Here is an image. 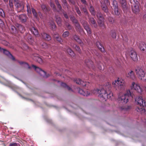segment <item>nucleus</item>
<instances>
[{
	"mask_svg": "<svg viewBox=\"0 0 146 146\" xmlns=\"http://www.w3.org/2000/svg\"><path fill=\"white\" fill-rule=\"evenodd\" d=\"M76 27V30L79 31H81L82 30L81 29L79 24L78 22L76 24H75Z\"/></svg>",
	"mask_w": 146,
	"mask_h": 146,
	"instance_id": "obj_38",
	"label": "nucleus"
},
{
	"mask_svg": "<svg viewBox=\"0 0 146 146\" xmlns=\"http://www.w3.org/2000/svg\"><path fill=\"white\" fill-rule=\"evenodd\" d=\"M113 5L115 14L117 15H119L120 14V12L118 9L117 2L116 1H113Z\"/></svg>",
	"mask_w": 146,
	"mask_h": 146,
	"instance_id": "obj_11",
	"label": "nucleus"
},
{
	"mask_svg": "<svg viewBox=\"0 0 146 146\" xmlns=\"http://www.w3.org/2000/svg\"><path fill=\"white\" fill-rule=\"evenodd\" d=\"M64 17L66 19H68V16L66 14H65V13H64Z\"/></svg>",
	"mask_w": 146,
	"mask_h": 146,
	"instance_id": "obj_63",
	"label": "nucleus"
},
{
	"mask_svg": "<svg viewBox=\"0 0 146 146\" xmlns=\"http://www.w3.org/2000/svg\"><path fill=\"white\" fill-rule=\"evenodd\" d=\"M104 3L105 5L102 4L101 5V7L103 10L105 12L107 13L108 12V10L107 8L106 5H108L109 3L108 1V0H104Z\"/></svg>",
	"mask_w": 146,
	"mask_h": 146,
	"instance_id": "obj_14",
	"label": "nucleus"
},
{
	"mask_svg": "<svg viewBox=\"0 0 146 146\" xmlns=\"http://www.w3.org/2000/svg\"><path fill=\"white\" fill-rule=\"evenodd\" d=\"M133 12L136 14H138L139 11V6L138 4L134 5L132 7Z\"/></svg>",
	"mask_w": 146,
	"mask_h": 146,
	"instance_id": "obj_17",
	"label": "nucleus"
},
{
	"mask_svg": "<svg viewBox=\"0 0 146 146\" xmlns=\"http://www.w3.org/2000/svg\"><path fill=\"white\" fill-rule=\"evenodd\" d=\"M41 46L44 48H46L48 47V45L45 42H43L41 44Z\"/></svg>",
	"mask_w": 146,
	"mask_h": 146,
	"instance_id": "obj_47",
	"label": "nucleus"
},
{
	"mask_svg": "<svg viewBox=\"0 0 146 146\" xmlns=\"http://www.w3.org/2000/svg\"><path fill=\"white\" fill-rule=\"evenodd\" d=\"M74 48L78 52L80 53V52L81 50L78 46L77 45H75L74 47Z\"/></svg>",
	"mask_w": 146,
	"mask_h": 146,
	"instance_id": "obj_53",
	"label": "nucleus"
},
{
	"mask_svg": "<svg viewBox=\"0 0 146 146\" xmlns=\"http://www.w3.org/2000/svg\"><path fill=\"white\" fill-rule=\"evenodd\" d=\"M66 26L68 29L70 30L71 29V27L69 23H66Z\"/></svg>",
	"mask_w": 146,
	"mask_h": 146,
	"instance_id": "obj_54",
	"label": "nucleus"
},
{
	"mask_svg": "<svg viewBox=\"0 0 146 146\" xmlns=\"http://www.w3.org/2000/svg\"><path fill=\"white\" fill-rule=\"evenodd\" d=\"M0 50L2 51V50L3 51V53L6 55L8 56H9L11 53L10 52L7 51V50L3 48H1V47H0Z\"/></svg>",
	"mask_w": 146,
	"mask_h": 146,
	"instance_id": "obj_33",
	"label": "nucleus"
},
{
	"mask_svg": "<svg viewBox=\"0 0 146 146\" xmlns=\"http://www.w3.org/2000/svg\"><path fill=\"white\" fill-rule=\"evenodd\" d=\"M56 21L58 25L59 26L61 25V20L60 17H58L56 18Z\"/></svg>",
	"mask_w": 146,
	"mask_h": 146,
	"instance_id": "obj_43",
	"label": "nucleus"
},
{
	"mask_svg": "<svg viewBox=\"0 0 146 146\" xmlns=\"http://www.w3.org/2000/svg\"><path fill=\"white\" fill-rule=\"evenodd\" d=\"M82 24L84 28L86 31L89 34H91V31L90 29L89 28L87 23L86 21H84Z\"/></svg>",
	"mask_w": 146,
	"mask_h": 146,
	"instance_id": "obj_16",
	"label": "nucleus"
},
{
	"mask_svg": "<svg viewBox=\"0 0 146 146\" xmlns=\"http://www.w3.org/2000/svg\"><path fill=\"white\" fill-rule=\"evenodd\" d=\"M97 46L99 48V49L101 51L104 52V47L102 46V44H101L100 42L99 41H97L96 43Z\"/></svg>",
	"mask_w": 146,
	"mask_h": 146,
	"instance_id": "obj_28",
	"label": "nucleus"
},
{
	"mask_svg": "<svg viewBox=\"0 0 146 146\" xmlns=\"http://www.w3.org/2000/svg\"><path fill=\"white\" fill-rule=\"evenodd\" d=\"M129 55L133 60L136 62L138 60V57L136 52L134 50H131L130 51Z\"/></svg>",
	"mask_w": 146,
	"mask_h": 146,
	"instance_id": "obj_10",
	"label": "nucleus"
},
{
	"mask_svg": "<svg viewBox=\"0 0 146 146\" xmlns=\"http://www.w3.org/2000/svg\"><path fill=\"white\" fill-rule=\"evenodd\" d=\"M113 87L117 90H122L124 89L126 87L125 81L122 80H117L112 83Z\"/></svg>",
	"mask_w": 146,
	"mask_h": 146,
	"instance_id": "obj_5",
	"label": "nucleus"
},
{
	"mask_svg": "<svg viewBox=\"0 0 146 146\" xmlns=\"http://www.w3.org/2000/svg\"><path fill=\"white\" fill-rule=\"evenodd\" d=\"M9 57L11 58L12 59V60H15V58L11 54H10V55L9 56Z\"/></svg>",
	"mask_w": 146,
	"mask_h": 146,
	"instance_id": "obj_61",
	"label": "nucleus"
},
{
	"mask_svg": "<svg viewBox=\"0 0 146 146\" xmlns=\"http://www.w3.org/2000/svg\"><path fill=\"white\" fill-rule=\"evenodd\" d=\"M31 32L36 36L38 37L39 36V33L37 29L34 27H32L30 29Z\"/></svg>",
	"mask_w": 146,
	"mask_h": 146,
	"instance_id": "obj_21",
	"label": "nucleus"
},
{
	"mask_svg": "<svg viewBox=\"0 0 146 146\" xmlns=\"http://www.w3.org/2000/svg\"><path fill=\"white\" fill-rule=\"evenodd\" d=\"M89 10L92 14L94 15H95V12L94 11V8L92 6L90 7L89 9Z\"/></svg>",
	"mask_w": 146,
	"mask_h": 146,
	"instance_id": "obj_41",
	"label": "nucleus"
},
{
	"mask_svg": "<svg viewBox=\"0 0 146 146\" xmlns=\"http://www.w3.org/2000/svg\"><path fill=\"white\" fill-rule=\"evenodd\" d=\"M32 66L34 68L35 70L37 73H38L41 76H42L43 77L47 78L49 76L48 74L47 75L45 72L39 67H36L33 65H32Z\"/></svg>",
	"mask_w": 146,
	"mask_h": 146,
	"instance_id": "obj_7",
	"label": "nucleus"
},
{
	"mask_svg": "<svg viewBox=\"0 0 146 146\" xmlns=\"http://www.w3.org/2000/svg\"><path fill=\"white\" fill-rule=\"evenodd\" d=\"M127 77L132 80H135L136 77L134 73L132 70H130L126 74Z\"/></svg>",
	"mask_w": 146,
	"mask_h": 146,
	"instance_id": "obj_13",
	"label": "nucleus"
},
{
	"mask_svg": "<svg viewBox=\"0 0 146 146\" xmlns=\"http://www.w3.org/2000/svg\"><path fill=\"white\" fill-rule=\"evenodd\" d=\"M0 16L3 17L5 16V14L3 11L1 9H0Z\"/></svg>",
	"mask_w": 146,
	"mask_h": 146,
	"instance_id": "obj_46",
	"label": "nucleus"
},
{
	"mask_svg": "<svg viewBox=\"0 0 146 146\" xmlns=\"http://www.w3.org/2000/svg\"><path fill=\"white\" fill-rule=\"evenodd\" d=\"M108 19L109 21L111 23H113L114 22L113 19L112 18L110 17Z\"/></svg>",
	"mask_w": 146,
	"mask_h": 146,
	"instance_id": "obj_56",
	"label": "nucleus"
},
{
	"mask_svg": "<svg viewBox=\"0 0 146 146\" xmlns=\"http://www.w3.org/2000/svg\"><path fill=\"white\" fill-rule=\"evenodd\" d=\"M131 3H132L133 2L135 5L137 4L138 3V2L137 1V0H131Z\"/></svg>",
	"mask_w": 146,
	"mask_h": 146,
	"instance_id": "obj_58",
	"label": "nucleus"
},
{
	"mask_svg": "<svg viewBox=\"0 0 146 146\" xmlns=\"http://www.w3.org/2000/svg\"><path fill=\"white\" fill-rule=\"evenodd\" d=\"M2 42L3 44L4 45H6V46L8 45V43L5 40L3 41Z\"/></svg>",
	"mask_w": 146,
	"mask_h": 146,
	"instance_id": "obj_57",
	"label": "nucleus"
},
{
	"mask_svg": "<svg viewBox=\"0 0 146 146\" xmlns=\"http://www.w3.org/2000/svg\"><path fill=\"white\" fill-rule=\"evenodd\" d=\"M139 48L143 51L146 52V44L144 42H141L139 44Z\"/></svg>",
	"mask_w": 146,
	"mask_h": 146,
	"instance_id": "obj_20",
	"label": "nucleus"
},
{
	"mask_svg": "<svg viewBox=\"0 0 146 146\" xmlns=\"http://www.w3.org/2000/svg\"><path fill=\"white\" fill-rule=\"evenodd\" d=\"M97 16L99 20H100V19H101L102 20L103 18H104L102 17V15L100 13H97Z\"/></svg>",
	"mask_w": 146,
	"mask_h": 146,
	"instance_id": "obj_51",
	"label": "nucleus"
},
{
	"mask_svg": "<svg viewBox=\"0 0 146 146\" xmlns=\"http://www.w3.org/2000/svg\"><path fill=\"white\" fill-rule=\"evenodd\" d=\"M4 25V23L2 20L0 19V27H2Z\"/></svg>",
	"mask_w": 146,
	"mask_h": 146,
	"instance_id": "obj_59",
	"label": "nucleus"
},
{
	"mask_svg": "<svg viewBox=\"0 0 146 146\" xmlns=\"http://www.w3.org/2000/svg\"><path fill=\"white\" fill-rule=\"evenodd\" d=\"M54 37L57 41L59 42L60 43L62 44L61 42H62V41L61 38L59 35L57 34H55L54 36Z\"/></svg>",
	"mask_w": 146,
	"mask_h": 146,
	"instance_id": "obj_29",
	"label": "nucleus"
},
{
	"mask_svg": "<svg viewBox=\"0 0 146 146\" xmlns=\"http://www.w3.org/2000/svg\"><path fill=\"white\" fill-rule=\"evenodd\" d=\"M133 94L131 93L129 90H127L125 94H121L118 96L117 101L118 103L122 104L127 103L128 102L129 98L131 97L133 98Z\"/></svg>",
	"mask_w": 146,
	"mask_h": 146,
	"instance_id": "obj_3",
	"label": "nucleus"
},
{
	"mask_svg": "<svg viewBox=\"0 0 146 146\" xmlns=\"http://www.w3.org/2000/svg\"><path fill=\"white\" fill-rule=\"evenodd\" d=\"M136 110L141 113L146 114V108L145 109L143 108L137 107L136 108Z\"/></svg>",
	"mask_w": 146,
	"mask_h": 146,
	"instance_id": "obj_24",
	"label": "nucleus"
},
{
	"mask_svg": "<svg viewBox=\"0 0 146 146\" xmlns=\"http://www.w3.org/2000/svg\"><path fill=\"white\" fill-rule=\"evenodd\" d=\"M9 146H17V144L16 143H14L11 144Z\"/></svg>",
	"mask_w": 146,
	"mask_h": 146,
	"instance_id": "obj_60",
	"label": "nucleus"
},
{
	"mask_svg": "<svg viewBox=\"0 0 146 146\" xmlns=\"http://www.w3.org/2000/svg\"><path fill=\"white\" fill-rule=\"evenodd\" d=\"M55 3L57 6L58 8L59 9V11H60L62 10V7L60 4L59 3L58 0H55Z\"/></svg>",
	"mask_w": 146,
	"mask_h": 146,
	"instance_id": "obj_35",
	"label": "nucleus"
},
{
	"mask_svg": "<svg viewBox=\"0 0 146 146\" xmlns=\"http://www.w3.org/2000/svg\"><path fill=\"white\" fill-rule=\"evenodd\" d=\"M104 19L103 18L102 20L101 19H99L98 21V23L100 26L101 27H104Z\"/></svg>",
	"mask_w": 146,
	"mask_h": 146,
	"instance_id": "obj_32",
	"label": "nucleus"
},
{
	"mask_svg": "<svg viewBox=\"0 0 146 146\" xmlns=\"http://www.w3.org/2000/svg\"><path fill=\"white\" fill-rule=\"evenodd\" d=\"M110 35L113 38H116V35L115 31H112L110 33Z\"/></svg>",
	"mask_w": 146,
	"mask_h": 146,
	"instance_id": "obj_40",
	"label": "nucleus"
},
{
	"mask_svg": "<svg viewBox=\"0 0 146 146\" xmlns=\"http://www.w3.org/2000/svg\"><path fill=\"white\" fill-rule=\"evenodd\" d=\"M73 38L75 40L80 44L81 46L82 45L83 43L82 42L78 36L76 35H74L73 36Z\"/></svg>",
	"mask_w": 146,
	"mask_h": 146,
	"instance_id": "obj_26",
	"label": "nucleus"
},
{
	"mask_svg": "<svg viewBox=\"0 0 146 146\" xmlns=\"http://www.w3.org/2000/svg\"><path fill=\"white\" fill-rule=\"evenodd\" d=\"M71 20L72 21V22L74 23H75V24L78 23V21L74 17H71Z\"/></svg>",
	"mask_w": 146,
	"mask_h": 146,
	"instance_id": "obj_52",
	"label": "nucleus"
},
{
	"mask_svg": "<svg viewBox=\"0 0 146 146\" xmlns=\"http://www.w3.org/2000/svg\"><path fill=\"white\" fill-rule=\"evenodd\" d=\"M69 35V32L68 31H66L64 32L62 35V36L64 38H66Z\"/></svg>",
	"mask_w": 146,
	"mask_h": 146,
	"instance_id": "obj_39",
	"label": "nucleus"
},
{
	"mask_svg": "<svg viewBox=\"0 0 146 146\" xmlns=\"http://www.w3.org/2000/svg\"><path fill=\"white\" fill-rule=\"evenodd\" d=\"M98 69L100 70H103L104 69V67L102 64L100 63L98 66Z\"/></svg>",
	"mask_w": 146,
	"mask_h": 146,
	"instance_id": "obj_48",
	"label": "nucleus"
},
{
	"mask_svg": "<svg viewBox=\"0 0 146 146\" xmlns=\"http://www.w3.org/2000/svg\"><path fill=\"white\" fill-rule=\"evenodd\" d=\"M9 7H7L8 12L11 15L13 16L15 15L14 12V2L15 6L18 11H20L23 10L24 8V3L23 1H18V0H9Z\"/></svg>",
	"mask_w": 146,
	"mask_h": 146,
	"instance_id": "obj_2",
	"label": "nucleus"
},
{
	"mask_svg": "<svg viewBox=\"0 0 146 146\" xmlns=\"http://www.w3.org/2000/svg\"><path fill=\"white\" fill-rule=\"evenodd\" d=\"M143 19H144L145 20V21H146V14H145L144 16H143Z\"/></svg>",
	"mask_w": 146,
	"mask_h": 146,
	"instance_id": "obj_64",
	"label": "nucleus"
},
{
	"mask_svg": "<svg viewBox=\"0 0 146 146\" xmlns=\"http://www.w3.org/2000/svg\"><path fill=\"white\" fill-rule=\"evenodd\" d=\"M11 32L13 33L16 34L17 33V29H16L14 26H11Z\"/></svg>",
	"mask_w": 146,
	"mask_h": 146,
	"instance_id": "obj_34",
	"label": "nucleus"
},
{
	"mask_svg": "<svg viewBox=\"0 0 146 146\" xmlns=\"http://www.w3.org/2000/svg\"><path fill=\"white\" fill-rule=\"evenodd\" d=\"M62 1L63 3L64 7L67 6V2L66 0H62Z\"/></svg>",
	"mask_w": 146,
	"mask_h": 146,
	"instance_id": "obj_55",
	"label": "nucleus"
},
{
	"mask_svg": "<svg viewBox=\"0 0 146 146\" xmlns=\"http://www.w3.org/2000/svg\"><path fill=\"white\" fill-rule=\"evenodd\" d=\"M81 10L83 11L86 15H88V12L86 9L85 7H83L81 9Z\"/></svg>",
	"mask_w": 146,
	"mask_h": 146,
	"instance_id": "obj_50",
	"label": "nucleus"
},
{
	"mask_svg": "<svg viewBox=\"0 0 146 146\" xmlns=\"http://www.w3.org/2000/svg\"><path fill=\"white\" fill-rule=\"evenodd\" d=\"M89 22L91 24L93 25L95 27H97V25L95 20L93 18H91L89 19Z\"/></svg>",
	"mask_w": 146,
	"mask_h": 146,
	"instance_id": "obj_27",
	"label": "nucleus"
},
{
	"mask_svg": "<svg viewBox=\"0 0 146 146\" xmlns=\"http://www.w3.org/2000/svg\"><path fill=\"white\" fill-rule=\"evenodd\" d=\"M18 29L21 33H23L25 31V29L21 25H19L18 27Z\"/></svg>",
	"mask_w": 146,
	"mask_h": 146,
	"instance_id": "obj_36",
	"label": "nucleus"
},
{
	"mask_svg": "<svg viewBox=\"0 0 146 146\" xmlns=\"http://www.w3.org/2000/svg\"><path fill=\"white\" fill-rule=\"evenodd\" d=\"M136 103L140 106L144 107L146 106V102L143 100L142 97L141 96H138L135 98Z\"/></svg>",
	"mask_w": 146,
	"mask_h": 146,
	"instance_id": "obj_8",
	"label": "nucleus"
},
{
	"mask_svg": "<svg viewBox=\"0 0 146 146\" xmlns=\"http://www.w3.org/2000/svg\"><path fill=\"white\" fill-rule=\"evenodd\" d=\"M19 18L22 22H25L26 21L27 17L26 15L23 14L19 16Z\"/></svg>",
	"mask_w": 146,
	"mask_h": 146,
	"instance_id": "obj_22",
	"label": "nucleus"
},
{
	"mask_svg": "<svg viewBox=\"0 0 146 146\" xmlns=\"http://www.w3.org/2000/svg\"><path fill=\"white\" fill-rule=\"evenodd\" d=\"M130 88L131 90H134L137 93L142 94L143 90L139 84L136 83L134 82H132L130 86Z\"/></svg>",
	"mask_w": 146,
	"mask_h": 146,
	"instance_id": "obj_6",
	"label": "nucleus"
},
{
	"mask_svg": "<svg viewBox=\"0 0 146 146\" xmlns=\"http://www.w3.org/2000/svg\"><path fill=\"white\" fill-rule=\"evenodd\" d=\"M33 58L36 62L40 64H42L43 61L41 58L38 56L37 54H35L33 57Z\"/></svg>",
	"mask_w": 146,
	"mask_h": 146,
	"instance_id": "obj_15",
	"label": "nucleus"
},
{
	"mask_svg": "<svg viewBox=\"0 0 146 146\" xmlns=\"http://www.w3.org/2000/svg\"><path fill=\"white\" fill-rule=\"evenodd\" d=\"M42 9L44 11H47L49 10V9H47L46 5H42L41 6Z\"/></svg>",
	"mask_w": 146,
	"mask_h": 146,
	"instance_id": "obj_37",
	"label": "nucleus"
},
{
	"mask_svg": "<svg viewBox=\"0 0 146 146\" xmlns=\"http://www.w3.org/2000/svg\"><path fill=\"white\" fill-rule=\"evenodd\" d=\"M19 63L20 64H24V66L25 67H26V68L27 67L29 69H30L31 68V67L29 66V64L23 62H19Z\"/></svg>",
	"mask_w": 146,
	"mask_h": 146,
	"instance_id": "obj_42",
	"label": "nucleus"
},
{
	"mask_svg": "<svg viewBox=\"0 0 146 146\" xmlns=\"http://www.w3.org/2000/svg\"><path fill=\"white\" fill-rule=\"evenodd\" d=\"M61 85L63 87L66 88L67 89L69 90H71V88L68 86L65 83H62L61 84Z\"/></svg>",
	"mask_w": 146,
	"mask_h": 146,
	"instance_id": "obj_44",
	"label": "nucleus"
},
{
	"mask_svg": "<svg viewBox=\"0 0 146 146\" xmlns=\"http://www.w3.org/2000/svg\"><path fill=\"white\" fill-rule=\"evenodd\" d=\"M27 12L28 13H31V11L33 15L37 19H38V14L36 11L32 7H30V5L28 4L27 5Z\"/></svg>",
	"mask_w": 146,
	"mask_h": 146,
	"instance_id": "obj_9",
	"label": "nucleus"
},
{
	"mask_svg": "<svg viewBox=\"0 0 146 146\" xmlns=\"http://www.w3.org/2000/svg\"><path fill=\"white\" fill-rule=\"evenodd\" d=\"M85 65L89 68H93V62L89 60H86L85 61Z\"/></svg>",
	"mask_w": 146,
	"mask_h": 146,
	"instance_id": "obj_18",
	"label": "nucleus"
},
{
	"mask_svg": "<svg viewBox=\"0 0 146 146\" xmlns=\"http://www.w3.org/2000/svg\"><path fill=\"white\" fill-rule=\"evenodd\" d=\"M41 35L43 38L47 40H51L50 36L44 33H43L41 34Z\"/></svg>",
	"mask_w": 146,
	"mask_h": 146,
	"instance_id": "obj_23",
	"label": "nucleus"
},
{
	"mask_svg": "<svg viewBox=\"0 0 146 146\" xmlns=\"http://www.w3.org/2000/svg\"><path fill=\"white\" fill-rule=\"evenodd\" d=\"M67 51L69 54L71 56H74L75 55V54L74 52L69 48H68L67 50Z\"/></svg>",
	"mask_w": 146,
	"mask_h": 146,
	"instance_id": "obj_30",
	"label": "nucleus"
},
{
	"mask_svg": "<svg viewBox=\"0 0 146 146\" xmlns=\"http://www.w3.org/2000/svg\"><path fill=\"white\" fill-rule=\"evenodd\" d=\"M75 10L78 14L80 16H81L82 14L79 8L78 7H76Z\"/></svg>",
	"mask_w": 146,
	"mask_h": 146,
	"instance_id": "obj_45",
	"label": "nucleus"
},
{
	"mask_svg": "<svg viewBox=\"0 0 146 146\" xmlns=\"http://www.w3.org/2000/svg\"><path fill=\"white\" fill-rule=\"evenodd\" d=\"M38 14L39 15V17H40V18H41V19H42L43 18L42 15V14L40 12H38Z\"/></svg>",
	"mask_w": 146,
	"mask_h": 146,
	"instance_id": "obj_62",
	"label": "nucleus"
},
{
	"mask_svg": "<svg viewBox=\"0 0 146 146\" xmlns=\"http://www.w3.org/2000/svg\"><path fill=\"white\" fill-rule=\"evenodd\" d=\"M50 7H52L54 11H56V9L54 3L52 2L50 3Z\"/></svg>",
	"mask_w": 146,
	"mask_h": 146,
	"instance_id": "obj_49",
	"label": "nucleus"
},
{
	"mask_svg": "<svg viewBox=\"0 0 146 146\" xmlns=\"http://www.w3.org/2000/svg\"><path fill=\"white\" fill-rule=\"evenodd\" d=\"M111 86L108 83L106 85L103 86L102 88L100 90H94L92 91V93L98 95L101 100H106V98L110 99L111 96H113V94L110 91Z\"/></svg>",
	"mask_w": 146,
	"mask_h": 146,
	"instance_id": "obj_1",
	"label": "nucleus"
},
{
	"mask_svg": "<svg viewBox=\"0 0 146 146\" xmlns=\"http://www.w3.org/2000/svg\"><path fill=\"white\" fill-rule=\"evenodd\" d=\"M120 1L123 10H125L127 9L126 0H120Z\"/></svg>",
	"mask_w": 146,
	"mask_h": 146,
	"instance_id": "obj_25",
	"label": "nucleus"
},
{
	"mask_svg": "<svg viewBox=\"0 0 146 146\" xmlns=\"http://www.w3.org/2000/svg\"><path fill=\"white\" fill-rule=\"evenodd\" d=\"M74 81L78 84L82 85L83 86H87L89 85L90 83L89 82H84L80 79H77Z\"/></svg>",
	"mask_w": 146,
	"mask_h": 146,
	"instance_id": "obj_12",
	"label": "nucleus"
},
{
	"mask_svg": "<svg viewBox=\"0 0 146 146\" xmlns=\"http://www.w3.org/2000/svg\"><path fill=\"white\" fill-rule=\"evenodd\" d=\"M135 71L138 78L139 80L144 82L146 81V73L142 68L139 67H136Z\"/></svg>",
	"mask_w": 146,
	"mask_h": 146,
	"instance_id": "obj_4",
	"label": "nucleus"
},
{
	"mask_svg": "<svg viewBox=\"0 0 146 146\" xmlns=\"http://www.w3.org/2000/svg\"><path fill=\"white\" fill-rule=\"evenodd\" d=\"M79 93L80 94L86 96H89L90 94V93L88 92L87 91H84L83 89H79Z\"/></svg>",
	"mask_w": 146,
	"mask_h": 146,
	"instance_id": "obj_19",
	"label": "nucleus"
},
{
	"mask_svg": "<svg viewBox=\"0 0 146 146\" xmlns=\"http://www.w3.org/2000/svg\"><path fill=\"white\" fill-rule=\"evenodd\" d=\"M48 25L53 30L56 28V25L53 21H51L49 22Z\"/></svg>",
	"mask_w": 146,
	"mask_h": 146,
	"instance_id": "obj_31",
	"label": "nucleus"
}]
</instances>
